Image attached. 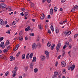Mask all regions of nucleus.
Listing matches in <instances>:
<instances>
[{"instance_id":"obj_35","label":"nucleus","mask_w":78,"mask_h":78,"mask_svg":"<svg viewBox=\"0 0 78 78\" xmlns=\"http://www.w3.org/2000/svg\"><path fill=\"white\" fill-rule=\"evenodd\" d=\"M10 32H11V30H8L6 32V33H7V34H8H8H10Z\"/></svg>"},{"instance_id":"obj_33","label":"nucleus","mask_w":78,"mask_h":78,"mask_svg":"<svg viewBox=\"0 0 78 78\" xmlns=\"http://www.w3.org/2000/svg\"><path fill=\"white\" fill-rule=\"evenodd\" d=\"M78 8V5H76L74 6V9H76L77 10Z\"/></svg>"},{"instance_id":"obj_7","label":"nucleus","mask_w":78,"mask_h":78,"mask_svg":"<svg viewBox=\"0 0 78 78\" xmlns=\"http://www.w3.org/2000/svg\"><path fill=\"white\" fill-rule=\"evenodd\" d=\"M0 24H1V25H3L4 24V22L3 20L1 19L0 20Z\"/></svg>"},{"instance_id":"obj_26","label":"nucleus","mask_w":78,"mask_h":78,"mask_svg":"<svg viewBox=\"0 0 78 78\" xmlns=\"http://www.w3.org/2000/svg\"><path fill=\"white\" fill-rule=\"evenodd\" d=\"M22 59H24L25 58V54H23L22 56Z\"/></svg>"},{"instance_id":"obj_18","label":"nucleus","mask_w":78,"mask_h":78,"mask_svg":"<svg viewBox=\"0 0 78 78\" xmlns=\"http://www.w3.org/2000/svg\"><path fill=\"white\" fill-rule=\"evenodd\" d=\"M62 72L64 73V74H66V73H67L66 71L65 70V69H63L62 70Z\"/></svg>"},{"instance_id":"obj_21","label":"nucleus","mask_w":78,"mask_h":78,"mask_svg":"<svg viewBox=\"0 0 78 78\" xmlns=\"http://www.w3.org/2000/svg\"><path fill=\"white\" fill-rule=\"evenodd\" d=\"M9 44H10V43L9 42V41L7 40V41L6 42V44H5V45L6 46V45H9Z\"/></svg>"},{"instance_id":"obj_30","label":"nucleus","mask_w":78,"mask_h":78,"mask_svg":"<svg viewBox=\"0 0 78 78\" xmlns=\"http://www.w3.org/2000/svg\"><path fill=\"white\" fill-rule=\"evenodd\" d=\"M38 71V69L37 68H35L34 69V72L35 73H37V71Z\"/></svg>"},{"instance_id":"obj_50","label":"nucleus","mask_w":78,"mask_h":78,"mask_svg":"<svg viewBox=\"0 0 78 78\" xmlns=\"http://www.w3.org/2000/svg\"><path fill=\"white\" fill-rule=\"evenodd\" d=\"M12 73H16V71L15 70H13L12 71Z\"/></svg>"},{"instance_id":"obj_25","label":"nucleus","mask_w":78,"mask_h":78,"mask_svg":"<svg viewBox=\"0 0 78 78\" xmlns=\"http://www.w3.org/2000/svg\"><path fill=\"white\" fill-rule=\"evenodd\" d=\"M55 31H56V33H57V34L59 33V30L58 29V28H56L55 30Z\"/></svg>"},{"instance_id":"obj_44","label":"nucleus","mask_w":78,"mask_h":78,"mask_svg":"<svg viewBox=\"0 0 78 78\" xmlns=\"http://www.w3.org/2000/svg\"><path fill=\"white\" fill-rule=\"evenodd\" d=\"M70 69H71V66H69L68 67V69L69 70H70Z\"/></svg>"},{"instance_id":"obj_38","label":"nucleus","mask_w":78,"mask_h":78,"mask_svg":"<svg viewBox=\"0 0 78 78\" xmlns=\"http://www.w3.org/2000/svg\"><path fill=\"white\" fill-rule=\"evenodd\" d=\"M0 2H1L2 3H5V0H1Z\"/></svg>"},{"instance_id":"obj_8","label":"nucleus","mask_w":78,"mask_h":78,"mask_svg":"<svg viewBox=\"0 0 78 78\" xmlns=\"http://www.w3.org/2000/svg\"><path fill=\"white\" fill-rule=\"evenodd\" d=\"M41 58L42 61H44L45 59V56L43 55H41Z\"/></svg>"},{"instance_id":"obj_58","label":"nucleus","mask_w":78,"mask_h":78,"mask_svg":"<svg viewBox=\"0 0 78 78\" xmlns=\"http://www.w3.org/2000/svg\"><path fill=\"white\" fill-rule=\"evenodd\" d=\"M48 24H46L45 26V28L47 29V28H48Z\"/></svg>"},{"instance_id":"obj_34","label":"nucleus","mask_w":78,"mask_h":78,"mask_svg":"<svg viewBox=\"0 0 78 78\" xmlns=\"http://www.w3.org/2000/svg\"><path fill=\"white\" fill-rule=\"evenodd\" d=\"M3 39H4V38L3 37H0V42L2 41L3 40Z\"/></svg>"},{"instance_id":"obj_36","label":"nucleus","mask_w":78,"mask_h":78,"mask_svg":"<svg viewBox=\"0 0 78 78\" xmlns=\"http://www.w3.org/2000/svg\"><path fill=\"white\" fill-rule=\"evenodd\" d=\"M20 52H19L16 55V56L17 57H19V55H20Z\"/></svg>"},{"instance_id":"obj_43","label":"nucleus","mask_w":78,"mask_h":78,"mask_svg":"<svg viewBox=\"0 0 78 78\" xmlns=\"http://www.w3.org/2000/svg\"><path fill=\"white\" fill-rule=\"evenodd\" d=\"M2 59H6V56L4 55V56H3V57H2Z\"/></svg>"},{"instance_id":"obj_41","label":"nucleus","mask_w":78,"mask_h":78,"mask_svg":"<svg viewBox=\"0 0 78 78\" xmlns=\"http://www.w3.org/2000/svg\"><path fill=\"white\" fill-rule=\"evenodd\" d=\"M34 33H31L30 34V35L31 36H34Z\"/></svg>"},{"instance_id":"obj_62","label":"nucleus","mask_w":78,"mask_h":78,"mask_svg":"<svg viewBox=\"0 0 78 78\" xmlns=\"http://www.w3.org/2000/svg\"><path fill=\"white\" fill-rule=\"evenodd\" d=\"M46 57L47 59H48L49 57V55H47V56H46Z\"/></svg>"},{"instance_id":"obj_56","label":"nucleus","mask_w":78,"mask_h":78,"mask_svg":"<svg viewBox=\"0 0 78 78\" xmlns=\"http://www.w3.org/2000/svg\"><path fill=\"white\" fill-rule=\"evenodd\" d=\"M10 58L11 59H13V56H10Z\"/></svg>"},{"instance_id":"obj_45","label":"nucleus","mask_w":78,"mask_h":78,"mask_svg":"<svg viewBox=\"0 0 78 78\" xmlns=\"http://www.w3.org/2000/svg\"><path fill=\"white\" fill-rule=\"evenodd\" d=\"M68 47L69 48V49H71V48H72V45H69L68 46Z\"/></svg>"},{"instance_id":"obj_31","label":"nucleus","mask_w":78,"mask_h":78,"mask_svg":"<svg viewBox=\"0 0 78 78\" xmlns=\"http://www.w3.org/2000/svg\"><path fill=\"white\" fill-rule=\"evenodd\" d=\"M28 56H29V54H27L26 57V58L27 59H29V57H28Z\"/></svg>"},{"instance_id":"obj_47","label":"nucleus","mask_w":78,"mask_h":78,"mask_svg":"<svg viewBox=\"0 0 78 78\" xmlns=\"http://www.w3.org/2000/svg\"><path fill=\"white\" fill-rule=\"evenodd\" d=\"M31 6L32 7H33V6H34V3H32L31 4Z\"/></svg>"},{"instance_id":"obj_5","label":"nucleus","mask_w":78,"mask_h":78,"mask_svg":"<svg viewBox=\"0 0 78 78\" xmlns=\"http://www.w3.org/2000/svg\"><path fill=\"white\" fill-rule=\"evenodd\" d=\"M1 5L2 8H6V5L4 3L1 4Z\"/></svg>"},{"instance_id":"obj_2","label":"nucleus","mask_w":78,"mask_h":78,"mask_svg":"<svg viewBox=\"0 0 78 78\" xmlns=\"http://www.w3.org/2000/svg\"><path fill=\"white\" fill-rule=\"evenodd\" d=\"M32 47L33 50H35L37 48V44H36L33 43L32 45Z\"/></svg>"},{"instance_id":"obj_40","label":"nucleus","mask_w":78,"mask_h":78,"mask_svg":"<svg viewBox=\"0 0 78 78\" xmlns=\"http://www.w3.org/2000/svg\"><path fill=\"white\" fill-rule=\"evenodd\" d=\"M75 9L73 8L71 10V12H75Z\"/></svg>"},{"instance_id":"obj_11","label":"nucleus","mask_w":78,"mask_h":78,"mask_svg":"<svg viewBox=\"0 0 78 78\" xmlns=\"http://www.w3.org/2000/svg\"><path fill=\"white\" fill-rule=\"evenodd\" d=\"M62 35L63 37L66 36L67 35V31H66L64 32H63Z\"/></svg>"},{"instance_id":"obj_48","label":"nucleus","mask_w":78,"mask_h":78,"mask_svg":"<svg viewBox=\"0 0 78 78\" xmlns=\"http://www.w3.org/2000/svg\"><path fill=\"white\" fill-rule=\"evenodd\" d=\"M11 48V46H9L8 47H7V48L8 50H9V49H10Z\"/></svg>"},{"instance_id":"obj_12","label":"nucleus","mask_w":78,"mask_h":78,"mask_svg":"<svg viewBox=\"0 0 78 78\" xmlns=\"http://www.w3.org/2000/svg\"><path fill=\"white\" fill-rule=\"evenodd\" d=\"M50 12L51 15H53V9L51 8L50 9Z\"/></svg>"},{"instance_id":"obj_51","label":"nucleus","mask_w":78,"mask_h":78,"mask_svg":"<svg viewBox=\"0 0 78 78\" xmlns=\"http://www.w3.org/2000/svg\"><path fill=\"white\" fill-rule=\"evenodd\" d=\"M38 27H39V29H41V25H38Z\"/></svg>"},{"instance_id":"obj_13","label":"nucleus","mask_w":78,"mask_h":78,"mask_svg":"<svg viewBox=\"0 0 78 78\" xmlns=\"http://www.w3.org/2000/svg\"><path fill=\"white\" fill-rule=\"evenodd\" d=\"M55 45L54 44H53L51 46V50H53V49H54V48H55Z\"/></svg>"},{"instance_id":"obj_9","label":"nucleus","mask_w":78,"mask_h":78,"mask_svg":"<svg viewBox=\"0 0 78 78\" xmlns=\"http://www.w3.org/2000/svg\"><path fill=\"white\" fill-rule=\"evenodd\" d=\"M58 73L56 71L54 73V77H56L58 76Z\"/></svg>"},{"instance_id":"obj_22","label":"nucleus","mask_w":78,"mask_h":78,"mask_svg":"<svg viewBox=\"0 0 78 78\" xmlns=\"http://www.w3.org/2000/svg\"><path fill=\"white\" fill-rule=\"evenodd\" d=\"M9 72L8 71L7 72L5 73V76H8V75H9Z\"/></svg>"},{"instance_id":"obj_3","label":"nucleus","mask_w":78,"mask_h":78,"mask_svg":"<svg viewBox=\"0 0 78 78\" xmlns=\"http://www.w3.org/2000/svg\"><path fill=\"white\" fill-rule=\"evenodd\" d=\"M41 17H40V19L41 20H43L45 18V15L44 13H42L41 15Z\"/></svg>"},{"instance_id":"obj_6","label":"nucleus","mask_w":78,"mask_h":78,"mask_svg":"<svg viewBox=\"0 0 78 78\" xmlns=\"http://www.w3.org/2000/svg\"><path fill=\"white\" fill-rule=\"evenodd\" d=\"M75 65H72L71 67V72H72L73 70H74V69H75Z\"/></svg>"},{"instance_id":"obj_15","label":"nucleus","mask_w":78,"mask_h":78,"mask_svg":"<svg viewBox=\"0 0 78 78\" xmlns=\"http://www.w3.org/2000/svg\"><path fill=\"white\" fill-rule=\"evenodd\" d=\"M50 28H51L52 31L53 32L54 31V28H53V25H51V27H50Z\"/></svg>"},{"instance_id":"obj_39","label":"nucleus","mask_w":78,"mask_h":78,"mask_svg":"<svg viewBox=\"0 0 78 78\" xmlns=\"http://www.w3.org/2000/svg\"><path fill=\"white\" fill-rule=\"evenodd\" d=\"M58 78H61V74H60V73L58 74Z\"/></svg>"},{"instance_id":"obj_10","label":"nucleus","mask_w":78,"mask_h":78,"mask_svg":"<svg viewBox=\"0 0 78 78\" xmlns=\"http://www.w3.org/2000/svg\"><path fill=\"white\" fill-rule=\"evenodd\" d=\"M51 44V42L50 41H48V43H47L48 46V47H50Z\"/></svg>"},{"instance_id":"obj_57","label":"nucleus","mask_w":78,"mask_h":78,"mask_svg":"<svg viewBox=\"0 0 78 78\" xmlns=\"http://www.w3.org/2000/svg\"><path fill=\"white\" fill-rule=\"evenodd\" d=\"M19 47V44H17L16 46V47L17 49L18 48V47Z\"/></svg>"},{"instance_id":"obj_4","label":"nucleus","mask_w":78,"mask_h":78,"mask_svg":"<svg viewBox=\"0 0 78 78\" xmlns=\"http://www.w3.org/2000/svg\"><path fill=\"white\" fill-rule=\"evenodd\" d=\"M62 66L63 67H64L66 66V62L64 61H62L61 62Z\"/></svg>"},{"instance_id":"obj_49","label":"nucleus","mask_w":78,"mask_h":78,"mask_svg":"<svg viewBox=\"0 0 78 78\" xmlns=\"http://www.w3.org/2000/svg\"><path fill=\"white\" fill-rule=\"evenodd\" d=\"M65 45H69V43L67 41L65 43Z\"/></svg>"},{"instance_id":"obj_59","label":"nucleus","mask_w":78,"mask_h":78,"mask_svg":"<svg viewBox=\"0 0 78 78\" xmlns=\"http://www.w3.org/2000/svg\"><path fill=\"white\" fill-rule=\"evenodd\" d=\"M25 30L26 31H28V29L27 28H25Z\"/></svg>"},{"instance_id":"obj_19","label":"nucleus","mask_w":78,"mask_h":78,"mask_svg":"<svg viewBox=\"0 0 78 78\" xmlns=\"http://www.w3.org/2000/svg\"><path fill=\"white\" fill-rule=\"evenodd\" d=\"M37 46L39 48H40L41 47V44L39 43H38L37 44Z\"/></svg>"},{"instance_id":"obj_63","label":"nucleus","mask_w":78,"mask_h":78,"mask_svg":"<svg viewBox=\"0 0 78 78\" xmlns=\"http://www.w3.org/2000/svg\"><path fill=\"white\" fill-rule=\"evenodd\" d=\"M66 1V0H62L61 2L62 3H64Z\"/></svg>"},{"instance_id":"obj_23","label":"nucleus","mask_w":78,"mask_h":78,"mask_svg":"<svg viewBox=\"0 0 78 78\" xmlns=\"http://www.w3.org/2000/svg\"><path fill=\"white\" fill-rule=\"evenodd\" d=\"M70 34H71V32H70V31H69L67 32V31H66L67 35L69 36V35H70Z\"/></svg>"},{"instance_id":"obj_54","label":"nucleus","mask_w":78,"mask_h":78,"mask_svg":"<svg viewBox=\"0 0 78 78\" xmlns=\"http://www.w3.org/2000/svg\"><path fill=\"white\" fill-rule=\"evenodd\" d=\"M48 33H49V34H51V31H50V30H48Z\"/></svg>"},{"instance_id":"obj_14","label":"nucleus","mask_w":78,"mask_h":78,"mask_svg":"<svg viewBox=\"0 0 78 78\" xmlns=\"http://www.w3.org/2000/svg\"><path fill=\"white\" fill-rule=\"evenodd\" d=\"M30 68L31 69H33V63L31 62L30 64Z\"/></svg>"},{"instance_id":"obj_28","label":"nucleus","mask_w":78,"mask_h":78,"mask_svg":"<svg viewBox=\"0 0 78 78\" xmlns=\"http://www.w3.org/2000/svg\"><path fill=\"white\" fill-rule=\"evenodd\" d=\"M45 52V54L46 55H50V54H49V52H48V51H46Z\"/></svg>"},{"instance_id":"obj_27","label":"nucleus","mask_w":78,"mask_h":78,"mask_svg":"<svg viewBox=\"0 0 78 78\" xmlns=\"http://www.w3.org/2000/svg\"><path fill=\"white\" fill-rule=\"evenodd\" d=\"M4 44V42H2L0 44V47H2L3 45Z\"/></svg>"},{"instance_id":"obj_32","label":"nucleus","mask_w":78,"mask_h":78,"mask_svg":"<svg viewBox=\"0 0 78 78\" xmlns=\"http://www.w3.org/2000/svg\"><path fill=\"white\" fill-rule=\"evenodd\" d=\"M16 24V21H13L12 23V25H14Z\"/></svg>"},{"instance_id":"obj_61","label":"nucleus","mask_w":78,"mask_h":78,"mask_svg":"<svg viewBox=\"0 0 78 78\" xmlns=\"http://www.w3.org/2000/svg\"><path fill=\"white\" fill-rule=\"evenodd\" d=\"M47 1L48 3H50V2H51V0H47Z\"/></svg>"},{"instance_id":"obj_29","label":"nucleus","mask_w":78,"mask_h":78,"mask_svg":"<svg viewBox=\"0 0 78 78\" xmlns=\"http://www.w3.org/2000/svg\"><path fill=\"white\" fill-rule=\"evenodd\" d=\"M18 37V38L19 39V41H22V40L23 39V38H22V37Z\"/></svg>"},{"instance_id":"obj_53","label":"nucleus","mask_w":78,"mask_h":78,"mask_svg":"<svg viewBox=\"0 0 78 78\" xmlns=\"http://www.w3.org/2000/svg\"><path fill=\"white\" fill-rule=\"evenodd\" d=\"M5 56L4 55H2L0 56V58H2H2H3V56Z\"/></svg>"},{"instance_id":"obj_42","label":"nucleus","mask_w":78,"mask_h":78,"mask_svg":"<svg viewBox=\"0 0 78 78\" xmlns=\"http://www.w3.org/2000/svg\"><path fill=\"white\" fill-rule=\"evenodd\" d=\"M18 69V68L17 67H15L14 68V70H15V71H17V69Z\"/></svg>"},{"instance_id":"obj_64","label":"nucleus","mask_w":78,"mask_h":78,"mask_svg":"<svg viewBox=\"0 0 78 78\" xmlns=\"http://www.w3.org/2000/svg\"><path fill=\"white\" fill-rule=\"evenodd\" d=\"M69 42H72V39L70 38L69 39Z\"/></svg>"},{"instance_id":"obj_17","label":"nucleus","mask_w":78,"mask_h":78,"mask_svg":"<svg viewBox=\"0 0 78 78\" xmlns=\"http://www.w3.org/2000/svg\"><path fill=\"white\" fill-rule=\"evenodd\" d=\"M58 9V7H55L54 9V11L55 12H56Z\"/></svg>"},{"instance_id":"obj_1","label":"nucleus","mask_w":78,"mask_h":78,"mask_svg":"<svg viewBox=\"0 0 78 78\" xmlns=\"http://www.w3.org/2000/svg\"><path fill=\"white\" fill-rule=\"evenodd\" d=\"M61 47V43H59L57 45L56 47V50L57 52L59 51V48H60V47Z\"/></svg>"},{"instance_id":"obj_20","label":"nucleus","mask_w":78,"mask_h":78,"mask_svg":"<svg viewBox=\"0 0 78 78\" xmlns=\"http://www.w3.org/2000/svg\"><path fill=\"white\" fill-rule=\"evenodd\" d=\"M24 16H27V17H28V12H26L24 14Z\"/></svg>"},{"instance_id":"obj_24","label":"nucleus","mask_w":78,"mask_h":78,"mask_svg":"<svg viewBox=\"0 0 78 78\" xmlns=\"http://www.w3.org/2000/svg\"><path fill=\"white\" fill-rule=\"evenodd\" d=\"M36 61V57H34L33 58V60H32V62H34V61Z\"/></svg>"},{"instance_id":"obj_16","label":"nucleus","mask_w":78,"mask_h":78,"mask_svg":"<svg viewBox=\"0 0 78 78\" xmlns=\"http://www.w3.org/2000/svg\"><path fill=\"white\" fill-rule=\"evenodd\" d=\"M33 53H31L29 55V58L30 59H31L32 58V57H33Z\"/></svg>"},{"instance_id":"obj_60","label":"nucleus","mask_w":78,"mask_h":78,"mask_svg":"<svg viewBox=\"0 0 78 78\" xmlns=\"http://www.w3.org/2000/svg\"><path fill=\"white\" fill-rule=\"evenodd\" d=\"M16 73H13L12 74L13 77H14L15 76H16Z\"/></svg>"},{"instance_id":"obj_52","label":"nucleus","mask_w":78,"mask_h":78,"mask_svg":"<svg viewBox=\"0 0 78 78\" xmlns=\"http://www.w3.org/2000/svg\"><path fill=\"white\" fill-rule=\"evenodd\" d=\"M66 47H67V46L66 45H64L63 47V49H65L66 48Z\"/></svg>"},{"instance_id":"obj_37","label":"nucleus","mask_w":78,"mask_h":78,"mask_svg":"<svg viewBox=\"0 0 78 78\" xmlns=\"http://www.w3.org/2000/svg\"><path fill=\"white\" fill-rule=\"evenodd\" d=\"M23 34V32H22V31H20L19 33L20 36H21Z\"/></svg>"},{"instance_id":"obj_55","label":"nucleus","mask_w":78,"mask_h":78,"mask_svg":"<svg viewBox=\"0 0 78 78\" xmlns=\"http://www.w3.org/2000/svg\"><path fill=\"white\" fill-rule=\"evenodd\" d=\"M78 34H75L74 35V37L75 38L76 37H77V36H78Z\"/></svg>"},{"instance_id":"obj_46","label":"nucleus","mask_w":78,"mask_h":78,"mask_svg":"<svg viewBox=\"0 0 78 78\" xmlns=\"http://www.w3.org/2000/svg\"><path fill=\"white\" fill-rule=\"evenodd\" d=\"M20 15H21L22 16H24V14H23V12L20 13Z\"/></svg>"}]
</instances>
